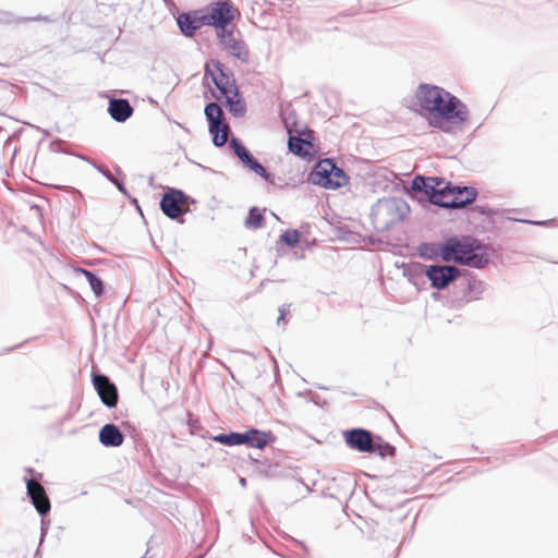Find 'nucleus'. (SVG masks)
<instances>
[{
	"instance_id": "1",
	"label": "nucleus",
	"mask_w": 558,
	"mask_h": 558,
	"mask_svg": "<svg viewBox=\"0 0 558 558\" xmlns=\"http://www.w3.org/2000/svg\"><path fill=\"white\" fill-rule=\"evenodd\" d=\"M415 97L418 106L428 112L433 126L442 129L445 122L460 123L468 119L465 106L441 87L421 84Z\"/></svg>"
},
{
	"instance_id": "2",
	"label": "nucleus",
	"mask_w": 558,
	"mask_h": 558,
	"mask_svg": "<svg viewBox=\"0 0 558 558\" xmlns=\"http://www.w3.org/2000/svg\"><path fill=\"white\" fill-rule=\"evenodd\" d=\"M413 190L423 191L429 201L446 208H462L473 203L477 192L474 187L452 186L438 178L416 177Z\"/></svg>"
},
{
	"instance_id": "3",
	"label": "nucleus",
	"mask_w": 558,
	"mask_h": 558,
	"mask_svg": "<svg viewBox=\"0 0 558 558\" xmlns=\"http://www.w3.org/2000/svg\"><path fill=\"white\" fill-rule=\"evenodd\" d=\"M205 77H210L219 92L214 94L216 100L221 101L233 117L245 116V100L241 96L233 76L225 72L222 63L215 60L206 62Z\"/></svg>"
},
{
	"instance_id": "4",
	"label": "nucleus",
	"mask_w": 558,
	"mask_h": 558,
	"mask_svg": "<svg viewBox=\"0 0 558 558\" xmlns=\"http://www.w3.org/2000/svg\"><path fill=\"white\" fill-rule=\"evenodd\" d=\"M444 262H454L470 267H482L488 259L474 240L449 239L439 251Z\"/></svg>"
},
{
	"instance_id": "5",
	"label": "nucleus",
	"mask_w": 558,
	"mask_h": 558,
	"mask_svg": "<svg viewBox=\"0 0 558 558\" xmlns=\"http://www.w3.org/2000/svg\"><path fill=\"white\" fill-rule=\"evenodd\" d=\"M202 12L205 24L215 27L217 32L228 28L240 16L239 9L229 0L213 2Z\"/></svg>"
},
{
	"instance_id": "6",
	"label": "nucleus",
	"mask_w": 558,
	"mask_h": 558,
	"mask_svg": "<svg viewBox=\"0 0 558 558\" xmlns=\"http://www.w3.org/2000/svg\"><path fill=\"white\" fill-rule=\"evenodd\" d=\"M308 180L325 189H338L347 184L348 177L332 160L324 159L316 163Z\"/></svg>"
},
{
	"instance_id": "7",
	"label": "nucleus",
	"mask_w": 558,
	"mask_h": 558,
	"mask_svg": "<svg viewBox=\"0 0 558 558\" xmlns=\"http://www.w3.org/2000/svg\"><path fill=\"white\" fill-rule=\"evenodd\" d=\"M205 117L208 121V131L213 137L214 145L223 146L229 137L230 126L225 121L223 111L216 102H209L204 110Z\"/></svg>"
},
{
	"instance_id": "8",
	"label": "nucleus",
	"mask_w": 558,
	"mask_h": 558,
	"mask_svg": "<svg viewBox=\"0 0 558 558\" xmlns=\"http://www.w3.org/2000/svg\"><path fill=\"white\" fill-rule=\"evenodd\" d=\"M217 38L221 47L233 57H236L242 61H246L248 59V50L240 36L233 32V27L231 29L226 28L218 31Z\"/></svg>"
},
{
	"instance_id": "9",
	"label": "nucleus",
	"mask_w": 558,
	"mask_h": 558,
	"mask_svg": "<svg viewBox=\"0 0 558 558\" xmlns=\"http://www.w3.org/2000/svg\"><path fill=\"white\" fill-rule=\"evenodd\" d=\"M424 274L430 280L432 287L440 290L456 280L460 271L454 266L430 265L425 268Z\"/></svg>"
},
{
	"instance_id": "10",
	"label": "nucleus",
	"mask_w": 558,
	"mask_h": 558,
	"mask_svg": "<svg viewBox=\"0 0 558 558\" xmlns=\"http://www.w3.org/2000/svg\"><path fill=\"white\" fill-rule=\"evenodd\" d=\"M312 133L310 131L299 132L289 129L288 147L291 153L303 158H312L315 155V148L312 143Z\"/></svg>"
},
{
	"instance_id": "11",
	"label": "nucleus",
	"mask_w": 558,
	"mask_h": 558,
	"mask_svg": "<svg viewBox=\"0 0 558 558\" xmlns=\"http://www.w3.org/2000/svg\"><path fill=\"white\" fill-rule=\"evenodd\" d=\"M160 207L166 216L175 219L187 210L186 196L181 191L173 190L162 196Z\"/></svg>"
},
{
	"instance_id": "12",
	"label": "nucleus",
	"mask_w": 558,
	"mask_h": 558,
	"mask_svg": "<svg viewBox=\"0 0 558 558\" xmlns=\"http://www.w3.org/2000/svg\"><path fill=\"white\" fill-rule=\"evenodd\" d=\"M27 495L40 514H47L50 511V500L41 484L36 480H28L26 483Z\"/></svg>"
},
{
	"instance_id": "13",
	"label": "nucleus",
	"mask_w": 558,
	"mask_h": 558,
	"mask_svg": "<svg viewBox=\"0 0 558 558\" xmlns=\"http://www.w3.org/2000/svg\"><path fill=\"white\" fill-rule=\"evenodd\" d=\"M94 386L97 390L101 401L109 408H113L118 403L117 387L110 383L108 377L104 375H96L94 377Z\"/></svg>"
},
{
	"instance_id": "14",
	"label": "nucleus",
	"mask_w": 558,
	"mask_h": 558,
	"mask_svg": "<svg viewBox=\"0 0 558 558\" xmlns=\"http://www.w3.org/2000/svg\"><path fill=\"white\" fill-rule=\"evenodd\" d=\"M203 21L205 20L203 19L202 9L189 13H181L177 19L181 32L185 36L190 37L193 36L202 26L206 25Z\"/></svg>"
},
{
	"instance_id": "15",
	"label": "nucleus",
	"mask_w": 558,
	"mask_h": 558,
	"mask_svg": "<svg viewBox=\"0 0 558 558\" xmlns=\"http://www.w3.org/2000/svg\"><path fill=\"white\" fill-rule=\"evenodd\" d=\"M347 444L361 452H372L373 438L372 434L365 429L356 428L347 433Z\"/></svg>"
},
{
	"instance_id": "16",
	"label": "nucleus",
	"mask_w": 558,
	"mask_h": 558,
	"mask_svg": "<svg viewBox=\"0 0 558 558\" xmlns=\"http://www.w3.org/2000/svg\"><path fill=\"white\" fill-rule=\"evenodd\" d=\"M276 441V436L272 432H264L256 428H251L244 433V445L256 448L264 449L267 445L274 444Z\"/></svg>"
},
{
	"instance_id": "17",
	"label": "nucleus",
	"mask_w": 558,
	"mask_h": 558,
	"mask_svg": "<svg viewBox=\"0 0 558 558\" xmlns=\"http://www.w3.org/2000/svg\"><path fill=\"white\" fill-rule=\"evenodd\" d=\"M99 440L106 447H118L123 444L124 436L113 424H106L99 432Z\"/></svg>"
},
{
	"instance_id": "18",
	"label": "nucleus",
	"mask_w": 558,
	"mask_h": 558,
	"mask_svg": "<svg viewBox=\"0 0 558 558\" xmlns=\"http://www.w3.org/2000/svg\"><path fill=\"white\" fill-rule=\"evenodd\" d=\"M108 111L113 120L124 122L132 116L133 108L126 99H111Z\"/></svg>"
},
{
	"instance_id": "19",
	"label": "nucleus",
	"mask_w": 558,
	"mask_h": 558,
	"mask_svg": "<svg viewBox=\"0 0 558 558\" xmlns=\"http://www.w3.org/2000/svg\"><path fill=\"white\" fill-rule=\"evenodd\" d=\"M214 440L229 447L244 445V433L219 434Z\"/></svg>"
},
{
	"instance_id": "20",
	"label": "nucleus",
	"mask_w": 558,
	"mask_h": 558,
	"mask_svg": "<svg viewBox=\"0 0 558 558\" xmlns=\"http://www.w3.org/2000/svg\"><path fill=\"white\" fill-rule=\"evenodd\" d=\"M265 219L262 211L258 208H252L246 218V226L252 227L254 229L262 228L264 226Z\"/></svg>"
},
{
	"instance_id": "21",
	"label": "nucleus",
	"mask_w": 558,
	"mask_h": 558,
	"mask_svg": "<svg viewBox=\"0 0 558 558\" xmlns=\"http://www.w3.org/2000/svg\"><path fill=\"white\" fill-rule=\"evenodd\" d=\"M372 452H377L380 457H392L395 456L396 449L388 442L373 440Z\"/></svg>"
},
{
	"instance_id": "22",
	"label": "nucleus",
	"mask_w": 558,
	"mask_h": 558,
	"mask_svg": "<svg viewBox=\"0 0 558 558\" xmlns=\"http://www.w3.org/2000/svg\"><path fill=\"white\" fill-rule=\"evenodd\" d=\"M80 271L86 277L88 280L94 293L96 296H100L104 292L102 281L97 278L92 271L80 269Z\"/></svg>"
},
{
	"instance_id": "23",
	"label": "nucleus",
	"mask_w": 558,
	"mask_h": 558,
	"mask_svg": "<svg viewBox=\"0 0 558 558\" xmlns=\"http://www.w3.org/2000/svg\"><path fill=\"white\" fill-rule=\"evenodd\" d=\"M444 247V244H425L421 248V255L428 259H434L437 257L441 258V254L439 251Z\"/></svg>"
},
{
	"instance_id": "24",
	"label": "nucleus",
	"mask_w": 558,
	"mask_h": 558,
	"mask_svg": "<svg viewBox=\"0 0 558 558\" xmlns=\"http://www.w3.org/2000/svg\"><path fill=\"white\" fill-rule=\"evenodd\" d=\"M231 147L233 148L235 155L244 162L247 163L251 161L252 156L248 150L239 142L236 138H232L230 142Z\"/></svg>"
},
{
	"instance_id": "25",
	"label": "nucleus",
	"mask_w": 558,
	"mask_h": 558,
	"mask_svg": "<svg viewBox=\"0 0 558 558\" xmlns=\"http://www.w3.org/2000/svg\"><path fill=\"white\" fill-rule=\"evenodd\" d=\"M301 234L298 230H288L280 235V241L290 247H294L300 242Z\"/></svg>"
},
{
	"instance_id": "26",
	"label": "nucleus",
	"mask_w": 558,
	"mask_h": 558,
	"mask_svg": "<svg viewBox=\"0 0 558 558\" xmlns=\"http://www.w3.org/2000/svg\"><path fill=\"white\" fill-rule=\"evenodd\" d=\"M246 165L256 173L266 177V169L260 163H258L253 157L251 158V161H248Z\"/></svg>"
}]
</instances>
